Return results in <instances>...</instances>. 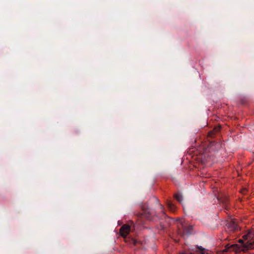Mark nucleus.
I'll return each instance as SVG.
<instances>
[{
    "mask_svg": "<svg viewBox=\"0 0 254 254\" xmlns=\"http://www.w3.org/2000/svg\"><path fill=\"white\" fill-rule=\"evenodd\" d=\"M253 244L249 243L248 245H239L237 244L230 245V247L231 248V251L235 252L236 253H240L243 252L245 253H247L249 250H253L254 247L253 246Z\"/></svg>",
    "mask_w": 254,
    "mask_h": 254,
    "instance_id": "1",
    "label": "nucleus"
},
{
    "mask_svg": "<svg viewBox=\"0 0 254 254\" xmlns=\"http://www.w3.org/2000/svg\"><path fill=\"white\" fill-rule=\"evenodd\" d=\"M219 221L218 214L216 211L210 212L207 215V225L210 227H215Z\"/></svg>",
    "mask_w": 254,
    "mask_h": 254,
    "instance_id": "2",
    "label": "nucleus"
},
{
    "mask_svg": "<svg viewBox=\"0 0 254 254\" xmlns=\"http://www.w3.org/2000/svg\"><path fill=\"white\" fill-rule=\"evenodd\" d=\"M142 209H143V212L141 213H138L137 214V217L138 218H140V219H145L146 220H150L151 213L150 212V211H148L147 209H144V208H143Z\"/></svg>",
    "mask_w": 254,
    "mask_h": 254,
    "instance_id": "3",
    "label": "nucleus"
},
{
    "mask_svg": "<svg viewBox=\"0 0 254 254\" xmlns=\"http://www.w3.org/2000/svg\"><path fill=\"white\" fill-rule=\"evenodd\" d=\"M130 231V227L128 225H124L121 228L120 233L123 237H126Z\"/></svg>",
    "mask_w": 254,
    "mask_h": 254,
    "instance_id": "4",
    "label": "nucleus"
},
{
    "mask_svg": "<svg viewBox=\"0 0 254 254\" xmlns=\"http://www.w3.org/2000/svg\"><path fill=\"white\" fill-rule=\"evenodd\" d=\"M218 147L219 144L215 141H209V144L207 145L209 152L217 151Z\"/></svg>",
    "mask_w": 254,
    "mask_h": 254,
    "instance_id": "5",
    "label": "nucleus"
},
{
    "mask_svg": "<svg viewBox=\"0 0 254 254\" xmlns=\"http://www.w3.org/2000/svg\"><path fill=\"white\" fill-rule=\"evenodd\" d=\"M221 126L218 125L215 126L213 128L207 132V137H214L221 130Z\"/></svg>",
    "mask_w": 254,
    "mask_h": 254,
    "instance_id": "6",
    "label": "nucleus"
},
{
    "mask_svg": "<svg viewBox=\"0 0 254 254\" xmlns=\"http://www.w3.org/2000/svg\"><path fill=\"white\" fill-rule=\"evenodd\" d=\"M205 249L203 248L201 246H196L193 251V253H183L181 254H205Z\"/></svg>",
    "mask_w": 254,
    "mask_h": 254,
    "instance_id": "7",
    "label": "nucleus"
},
{
    "mask_svg": "<svg viewBox=\"0 0 254 254\" xmlns=\"http://www.w3.org/2000/svg\"><path fill=\"white\" fill-rule=\"evenodd\" d=\"M193 228L191 225L183 226V236H189L192 233Z\"/></svg>",
    "mask_w": 254,
    "mask_h": 254,
    "instance_id": "8",
    "label": "nucleus"
},
{
    "mask_svg": "<svg viewBox=\"0 0 254 254\" xmlns=\"http://www.w3.org/2000/svg\"><path fill=\"white\" fill-rule=\"evenodd\" d=\"M227 228L231 231L235 232L238 229V224L234 221H231L227 224Z\"/></svg>",
    "mask_w": 254,
    "mask_h": 254,
    "instance_id": "9",
    "label": "nucleus"
},
{
    "mask_svg": "<svg viewBox=\"0 0 254 254\" xmlns=\"http://www.w3.org/2000/svg\"><path fill=\"white\" fill-rule=\"evenodd\" d=\"M216 198L222 203L226 204L228 202V197L224 194H219Z\"/></svg>",
    "mask_w": 254,
    "mask_h": 254,
    "instance_id": "10",
    "label": "nucleus"
},
{
    "mask_svg": "<svg viewBox=\"0 0 254 254\" xmlns=\"http://www.w3.org/2000/svg\"><path fill=\"white\" fill-rule=\"evenodd\" d=\"M167 205L168 208L169 209V210L170 211H174L175 210V209H176L175 206L173 203H172V202H171L170 201H168L167 202Z\"/></svg>",
    "mask_w": 254,
    "mask_h": 254,
    "instance_id": "11",
    "label": "nucleus"
},
{
    "mask_svg": "<svg viewBox=\"0 0 254 254\" xmlns=\"http://www.w3.org/2000/svg\"><path fill=\"white\" fill-rule=\"evenodd\" d=\"M212 189L214 196L216 197L219 194L218 190V188L217 187H214L212 188Z\"/></svg>",
    "mask_w": 254,
    "mask_h": 254,
    "instance_id": "12",
    "label": "nucleus"
},
{
    "mask_svg": "<svg viewBox=\"0 0 254 254\" xmlns=\"http://www.w3.org/2000/svg\"><path fill=\"white\" fill-rule=\"evenodd\" d=\"M175 198L179 202H181L183 200V196L180 194H176L175 195Z\"/></svg>",
    "mask_w": 254,
    "mask_h": 254,
    "instance_id": "13",
    "label": "nucleus"
},
{
    "mask_svg": "<svg viewBox=\"0 0 254 254\" xmlns=\"http://www.w3.org/2000/svg\"><path fill=\"white\" fill-rule=\"evenodd\" d=\"M251 232H248L247 234L243 236L242 238L244 240H247L250 239V237H251Z\"/></svg>",
    "mask_w": 254,
    "mask_h": 254,
    "instance_id": "14",
    "label": "nucleus"
},
{
    "mask_svg": "<svg viewBox=\"0 0 254 254\" xmlns=\"http://www.w3.org/2000/svg\"><path fill=\"white\" fill-rule=\"evenodd\" d=\"M230 245L229 244H227L225 246V249L222 251L223 253L227 252L228 251H231V248L230 247Z\"/></svg>",
    "mask_w": 254,
    "mask_h": 254,
    "instance_id": "15",
    "label": "nucleus"
},
{
    "mask_svg": "<svg viewBox=\"0 0 254 254\" xmlns=\"http://www.w3.org/2000/svg\"><path fill=\"white\" fill-rule=\"evenodd\" d=\"M238 242L240 243L241 245H248L249 243H252V244H253V242H249V241H248L247 242H246V243H244V240L243 239H239L238 241Z\"/></svg>",
    "mask_w": 254,
    "mask_h": 254,
    "instance_id": "16",
    "label": "nucleus"
},
{
    "mask_svg": "<svg viewBox=\"0 0 254 254\" xmlns=\"http://www.w3.org/2000/svg\"><path fill=\"white\" fill-rule=\"evenodd\" d=\"M205 185H206V183H205V182L204 181H202V182L200 183V184H199V186H200V188H203V189H205Z\"/></svg>",
    "mask_w": 254,
    "mask_h": 254,
    "instance_id": "17",
    "label": "nucleus"
},
{
    "mask_svg": "<svg viewBox=\"0 0 254 254\" xmlns=\"http://www.w3.org/2000/svg\"><path fill=\"white\" fill-rule=\"evenodd\" d=\"M248 191V190L246 188H243L241 190L240 192L243 194H245Z\"/></svg>",
    "mask_w": 254,
    "mask_h": 254,
    "instance_id": "18",
    "label": "nucleus"
},
{
    "mask_svg": "<svg viewBox=\"0 0 254 254\" xmlns=\"http://www.w3.org/2000/svg\"><path fill=\"white\" fill-rule=\"evenodd\" d=\"M132 243L134 245H136L138 243V241L136 240L132 239Z\"/></svg>",
    "mask_w": 254,
    "mask_h": 254,
    "instance_id": "19",
    "label": "nucleus"
},
{
    "mask_svg": "<svg viewBox=\"0 0 254 254\" xmlns=\"http://www.w3.org/2000/svg\"><path fill=\"white\" fill-rule=\"evenodd\" d=\"M160 208H161V209H163V206L162 205H160Z\"/></svg>",
    "mask_w": 254,
    "mask_h": 254,
    "instance_id": "20",
    "label": "nucleus"
},
{
    "mask_svg": "<svg viewBox=\"0 0 254 254\" xmlns=\"http://www.w3.org/2000/svg\"><path fill=\"white\" fill-rule=\"evenodd\" d=\"M154 198L156 201H158V199L156 197H154Z\"/></svg>",
    "mask_w": 254,
    "mask_h": 254,
    "instance_id": "21",
    "label": "nucleus"
},
{
    "mask_svg": "<svg viewBox=\"0 0 254 254\" xmlns=\"http://www.w3.org/2000/svg\"><path fill=\"white\" fill-rule=\"evenodd\" d=\"M162 213H163V215L165 214V212L164 211H162Z\"/></svg>",
    "mask_w": 254,
    "mask_h": 254,
    "instance_id": "22",
    "label": "nucleus"
}]
</instances>
